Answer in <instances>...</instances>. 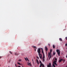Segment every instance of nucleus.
<instances>
[{"label": "nucleus", "mask_w": 67, "mask_h": 67, "mask_svg": "<svg viewBox=\"0 0 67 67\" xmlns=\"http://www.w3.org/2000/svg\"><path fill=\"white\" fill-rule=\"evenodd\" d=\"M57 63V62L55 60L54 62H53V67H55V65H56V66H57V63Z\"/></svg>", "instance_id": "nucleus-1"}, {"label": "nucleus", "mask_w": 67, "mask_h": 67, "mask_svg": "<svg viewBox=\"0 0 67 67\" xmlns=\"http://www.w3.org/2000/svg\"><path fill=\"white\" fill-rule=\"evenodd\" d=\"M56 51L58 53V54L59 56H60V50L57 49L56 50Z\"/></svg>", "instance_id": "nucleus-2"}, {"label": "nucleus", "mask_w": 67, "mask_h": 67, "mask_svg": "<svg viewBox=\"0 0 67 67\" xmlns=\"http://www.w3.org/2000/svg\"><path fill=\"white\" fill-rule=\"evenodd\" d=\"M37 52L38 53V54H40L41 53V49L40 48H38V49L37 50Z\"/></svg>", "instance_id": "nucleus-3"}, {"label": "nucleus", "mask_w": 67, "mask_h": 67, "mask_svg": "<svg viewBox=\"0 0 67 67\" xmlns=\"http://www.w3.org/2000/svg\"><path fill=\"white\" fill-rule=\"evenodd\" d=\"M38 55L40 58H41V59H42V54H38Z\"/></svg>", "instance_id": "nucleus-4"}, {"label": "nucleus", "mask_w": 67, "mask_h": 67, "mask_svg": "<svg viewBox=\"0 0 67 67\" xmlns=\"http://www.w3.org/2000/svg\"><path fill=\"white\" fill-rule=\"evenodd\" d=\"M45 50L46 51V52H47V51H48V49L47 48V47H45Z\"/></svg>", "instance_id": "nucleus-5"}, {"label": "nucleus", "mask_w": 67, "mask_h": 67, "mask_svg": "<svg viewBox=\"0 0 67 67\" xmlns=\"http://www.w3.org/2000/svg\"><path fill=\"white\" fill-rule=\"evenodd\" d=\"M47 67H51V64L50 63H49V65H47Z\"/></svg>", "instance_id": "nucleus-6"}, {"label": "nucleus", "mask_w": 67, "mask_h": 67, "mask_svg": "<svg viewBox=\"0 0 67 67\" xmlns=\"http://www.w3.org/2000/svg\"><path fill=\"white\" fill-rule=\"evenodd\" d=\"M64 60L62 59H61L59 60V63H60V62H61L62 61H63Z\"/></svg>", "instance_id": "nucleus-7"}, {"label": "nucleus", "mask_w": 67, "mask_h": 67, "mask_svg": "<svg viewBox=\"0 0 67 67\" xmlns=\"http://www.w3.org/2000/svg\"><path fill=\"white\" fill-rule=\"evenodd\" d=\"M43 65H44V64H43L41 63L40 64V67H41L42 66V67H43Z\"/></svg>", "instance_id": "nucleus-8"}, {"label": "nucleus", "mask_w": 67, "mask_h": 67, "mask_svg": "<svg viewBox=\"0 0 67 67\" xmlns=\"http://www.w3.org/2000/svg\"><path fill=\"white\" fill-rule=\"evenodd\" d=\"M51 55V53H48V57H49Z\"/></svg>", "instance_id": "nucleus-9"}, {"label": "nucleus", "mask_w": 67, "mask_h": 67, "mask_svg": "<svg viewBox=\"0 0 67 67\" xmlns=\"http://www.w3.org/2000/svg\"><path fill=\"white\" fill-rule=\"evenodd\" d=\"M41 49H42V53H43V54H44V52H43V48H41Z\"/></svg>", "instance_id": "nucleus-10"}, {"label": "nucleus", "mask_w": 67, "mask_h": 67, "mask_svg": "<svg viewBox=\"0 0 67 67\" xmlns=\"http://www.w3.org/2000/svg\"><path fill=\"white\" fill-rule=\"evenodd\" d=\"M53 48H55V46L54 44L53 45Z\"/></svg>", "instance_id": "nucleus-11"}, {"label": "nucleus", "mask_w": 67, "mask_h": 67, "mask_svg": "<svg viewBox=\"0 0 67 67\" xmlns=\"http://www.w3.org/2000/svg\"><path fill=\"white\" fill-rule=\"evenodd\" d=\"M59 40L60 41H61V42H62V39L61 38H59Z\"/></svg>", "instance_id": "nucleus-12"}, {"label": "nucleus", "mask_w": 67, "mask_h": 67, "mask_svg": "<svg viewBox=\"0 0 67 67\" xmlns=\"http://www.w3.org/2000/svg\"><path fill=\"white\" fill-rule=\"evenodd\" d=\"M43 56L42 58L44 59L45 58V55H44V54H43Z\"/></svg>", "instance_id": "nucleus-13"}, {"label": "nucleus", "mask_w": 67, "mask_h": 67, "mask_svg": "<svg viewBox=\"0 0 67 67\" xmlns=\"http://www.w3.org/2000/svg\"><path fill=\"white\" fill-rule=\"evenodd\" d=\"M15 55H16L17 56H18V55H19V54H17L16 53H15Z\"/></svg>", "instance_id": "nucleus-14"}, {"label": "nucleus", "mask_w": 67, "mask_h": 67, "mask_svg": "<svg viewBox=\"0 0 67 67\" xmlns=\"http://www.w3.org/2000/svg\"><path fill=\"white\" fill-rule=\"evenodd\" d=\"M27 63L29 64V66H30H30H31V64L30 63H29V62H27Z\"/></svg>", "instance_id": "nucleus-15"}, {"label": "nucleus", "mask_w": 67, "mask_h": 67, "mask_svg": "<svg viewBox=\"0 0 67 67\" xmlns=\"http://www.w3.org/2000/svg\"><path fill=\"white\" fill-rule=\"evenodd\" d=\"M51 57H52V54H51L49 58V59L50 60V59H51Z\"/></svg>", "instance_id": "nucleus-16"}, {"label": "nucleus", "mask_w": 67, "mask_h": 67, "mask_svg": "<svg viewBox=\"0 0 67 67\" xmlns=\"http://www.w3.org/2000/svg\"><path fill=\"white\" fill-rule=\"evenodd\" d=\"M55 54H56V52H54L53 53V55H55Z\"/></svg>", "instance_id": "nucleus-17"}, {"label": "nucleus", "mask_w": 67, "mask_h": 67, "mask_svg": "<svg viewBox=\"0 0 67 67\" xmlns=\"http://www.w3.org/2000/svg\"><path fill=\"white\" fill-rule=\"evenodd\" d=\"M17 64H18L19 65H21V64H20V63L19 62H18Z\"/></svg>", "instance_id": "nucleus-18"}, {"label": "nucleus", "mask_w": 67, "mask_h": 67, "mask_svg": "<svg viewBox=\"0 0 67 67\" xmlns=\"http://www.w3.org/2000/svg\"><path fill=\"white\" fill-rule=\"evenodd\" d=\"M33 47H34V48H36V47L35 46H32Z\"/></svg>", "instance_id": "nucleus-19"}, {"label": "nucleus", "mask_w": 67, "mask_h": 67, "mask_svg": "<svg viewBox=\"0 0 67 67\" xmlns=\"http://www.w3.org/2000/svg\"><path fill=\"white\" fill-rule=\"evenodd\" d=\"M52 52V49H51L50 50V52L51 53Z\"/></svg>", "instance_id": "nucleus-20"}, {"label": "nucleus", "mask_w": 67, "mask_h": 67, "mask_svg": "<svg viewBox=\"0 0 67 67\" xmlns=\"http://www.w3.org/2000/svg\"><path fill=\"white\" fill-rule=\"evenodd\" d=\"M25 60H26V61H27V59L25 58Z\"/></svg>", "instance_id": "nucleus-21"}, {"label": "nucleus", "mask_w": 67, "mask_h": 67, "mask_svg": "<svg viewBox=\"0 0 67 67\" xmlns=\"http://www.w3.org/2000/svg\"><path fill=\"white\" fill-rule=\"evenodd\" d=\"M19 62H21V59H20L19 60Z\"/></svg>", "instance_id": "nucleus-22"}, {"label": "nucleus", "mask_w": 67, "mask_h": 67, "mask_svg": "<svg viewBox=\"0 0 67 67\" xmlns=\"http://www.w3.org/2000/svg\"><path fill=\"white\" fill-rule=\"evenodd\" d=\"M37 60V63H38V61L37 60Z\"/></svg>", "instance_id": "nucleus-23"}, {"label": "nucleus", "mask_w": 67, "mask_h": 67, "mask_svg": "<svg viewBox=\"0 0 67 67\" xmlns=\"http://www.w3.org/2000/svg\"><path fill=\"white\" fill-rule=\"evenodd\" d=\"M43 59V62H44L45 61V60L44 59Z\"/></svg>", "instance_id": "nucleus-24"}, {"label": "nucleus", "mask_w": 67, "mask_h": 67, "mask_svg": "<svg viewBox=\"0 0 67 67\" xmlns=\"http://www.w3.org/2000/svg\"><path fill=\"white\" fill-rule=\"evenodd\" d=\"M9 53H10V54H13V53L11 52L10 51V52H9Z\"/></svg>", "instance_id": "nucleus-25"}, {"label": "nucleus", "mask_w": 67, "mask_h": 67, "mask_svg": "<svg viewBox=\"0 0 67 67\" xmlns=\"http://www.w3.org/2000/svg\"><path fill=\"white\" fill-rule=\"evenodd\" d=\"M65 45L66 46H67V43L66 44H65Z\"/></svg>", "instance_id": "nucleus-26"}, {"label": "nucleus", "mask_w": 67, "mask_h": 67, "mask_svg": "<svg viewBox=\"0 0 67 67\" xmlns=\"http://www.w3.org/2000/svg\"><path fill=\"white\" fill-rule=\"evenodd\" d=\"M65 39L66 40H67V37H65Z\"/></svg>", "instance_id": "nucleus-27"}, {"label": "nucleus", "mask_w": 67, "mask_h": 67, "mask_svg": "<svg viewBox=\"0 0 67 67\" xmlns=\"http://www.w3.org/2000/svg\"><path fill=\"white\" fill-rule=\"evenodd\" d=\"M37 58H38V59L39 58L38 57H37Z\"/></svg>", "instance_id": "nucleus-28"}, {"label": "nucleus", "mask_w": 67, "mask_h": 67, "mask_svg": "<svg viewBox=\"0 0 67 67\" xmlns=\"http://www.w3.org/2000/svg\"><path fill=\"white\" fill-rule=\"evenodd\" d=\"M48 45L49 46H50V44H48Z\"/></svg>", "instance_id": "nucleus-29"}, {"label": "nucleus", "mask_w": 67, "mask_h": 67, "mask_svg": "<svg viewBox=\"0 0 67 67\" xmlns=\"http://www.w3.org/2000/svg\"><path fill=\"white\" fill-rule=\"evenodd\" d=\"M40 63H42V62H41V61H40Z\"/></svg>", "instance_id": "nucleus-30"}, {"label": "nucleus", "mask_w": 67, "mask_h": 67, "mask_svg": "<svg viewBox=\"0 0 67 67\" xmlns=\"http://www.w3.org/2000/svg\"><path fill=\"white\" fill-rule=\"evenodd\" d=\"M27 60L28 61H29V59H27Z\"/></svg>", "instance_id": "nucleus-31"}, {"label": "nucleus", "mask_w": 67, "mask_h": 67, "mask_svg": "<svg viewBox=\"0 0 67 67\" xmlns=\"http://www.w3.org/2000/svg\"><path fill=\"white\" fill-rule=\"evenodd\" d=\"M35 52L36 51V48H35Z\"/></svg>", "instance_id": "nucleus-32"}, {"label": "nucleus", "mask_w": 67, "mask_h": 67, "mask_svg": "<svg viewBox=\"0 0 67 67\" xmlns=\"http://www.w3.org/2000/svg\"><path fill=\"white\" fill-rule=\"evenodd\" d=\"M38 65H39V62L37 63Z\"/></svg>", "instance_id": "nucleus-33"}, {"label": "nucleus", "mask_w": 67, "mask_h": 67, "mask_svg": "<svg viewBox=\"0 0 67 67\" xmlns=\"http://www.w3.org/2000/svg\"><path fill=\"white\" fill-rule=\"evenodd\" d=\"M55 60H57V59L56 58L55 59Z\"/></svg>", "instance_id": "nucleus-34"}, {"label": "nucleus", "mask_w": 67, "mask_h": 67, "mask_svg": "<svg viewBox=\"0 0 67 67\" xmlns=\"http://www.w3.org/2000/svg\"><path fill=\"white\" fill-rule=\"evenodd\" d=\"M43 65V67H45L44 66V65Z\"/></svg>", "instance_id": "nucleus-35"}, {"label": "nucleus", "mask_w": 67, "mask_h": 67, "mask_svg": "<svg viewBox=\"0 0 67 67\" xmlns=\"http://www.w3.org/2000/svg\"><path fill=\"white\" fill-rule=\"evenodd\" d=\"M2 58V57L0 56V58Z\"/></svg>", "instance_id": "nucleus-36"}, {"label": "nucleus", "mask_w": 67, "mask_h": 67, "mask_svg": "<svg viewBox=\"0 0 67 67\" xmlns=\"http://www.w3.org/2000/svg\"><path fill=\"white\" fill-rule=\"evenodd\" d=\"M15 66H16V67H17V66H16V64H15Z\"/></svg>", "instance_id": "nucleus-37"}, {"label": "nucleus", "mask_w": 67, "mask_h": 67, "mask_svg": "<svg viewBox=\"0 0 67 67\" xmlns=\"http://www.w3.org/2000/svg\"><path fill=\"white\" fill-rule=\"evenodd\" d=\"M18 67H21V66H19Z\"/></svg>", "instance_id": "nucleus-38"}, {"label": "nucleus", "mask_w": 67, "mask_h": 67, "mask_svg": "<svg viewBox=\"0 0 67 67\" xmlns=\"http://www.w3.org/2000/svg\"><path fill=\"white\" fill-rule=\"evenodd\" d=\"M8 67H10V66H8Z\"/></svg>", "instance_id": "nucleus-39"}, {"label": "nucleus", "mask_w": 67, "mask_h": 67, "mask_svg": "<svg viewBox=\"0 0 67 67\" xmlns=\"http://www.w3.org/2000/svg\"><path fill=\"white\" fill-rule=\"evenodd\" d=\"M52 67H53V66H52Z\"/></svg>", "instance_id": "nucleus-40"}, {"label": "nucleus", "mask_w": 67, "mask_h": 67, "mask_svg": "<svg viewBox=\"0 0 67 67\" xmlns=\"http://www.w3.org/2000/svg\"><path fill=\"white\" fill-rule=\"evenodd\" d=\"M66 48L67 49V47Z\"/></svg>", "instance_id": "nucleus-41"}, {"label": "nucleus", "mask_w": 67, "mask_h": 67, "mask_svg": "<svg viewBox=\"0 0 67 67\" xmlns=\"http://www.w3.org/2000/svg\"><path fill=\"white\" fill-rule=\"evenodd\" d=\"M66 67H67V66Z\"/></svg>", "instance_id": "nucleus-42"}]
</instances>
